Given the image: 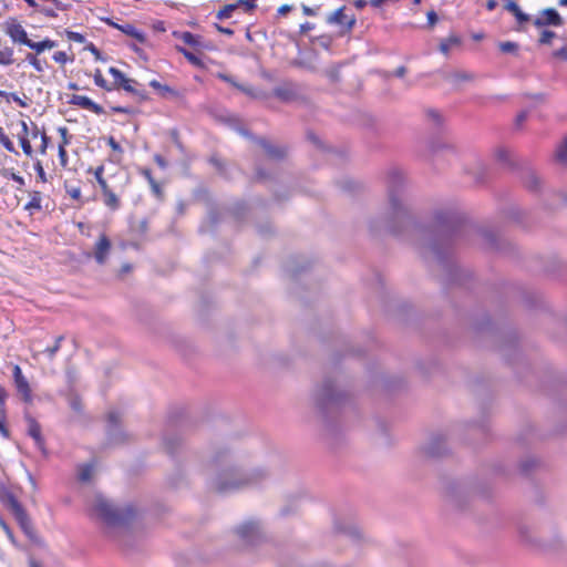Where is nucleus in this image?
I'll use <instances>...</instances> for the list:
<instances>
[{"label": "nucleus", "instance_id": "nucleus-1", "mask_svg": "<svg viewBox=\"0 0 567 567\" xmlns=\"http://www.w3.org/2000/svg\"><path fill=\"white\" fill-rule=\"evenodd\" d=\"M386 212L368 220L372 238L391 236L417 243L421 248H512L502 229L471 219L453 205L434 207L426 220H419L408 204V179L391 167L385 176Z\"/></svg>", "mask_w": 567, "mask_h": 567}, {"label": "nucleus", "instance_id": "nucleus-2", "mask_svg": "<svg viewBox=\"0 0 567 567\" xmlns=\"http://www.w3.org/2000/svg\"><path fill=\"white\" fill-rule=\"evenodd\" d=\"M310 400L322 436L331 446L340 445L346 436V412L354 406L350 383L340 372H327L313 385Z\"/></svg>", "mask_w": 567, "mask_h": 567}, {"label": "nucleus", "instance_id": "nucleus-3", "mask_svg": "<svg viewBox=\"0 0 567 567\" xmlns=\"http://www.w3.org/2000/svg\"><path fill=\"white\" fill-rule=\"evenodd\" d=\"M200 471L216 493L228 495L261 486L270 477L267 467L246 468L237 461L235 450L226 443H214L200 461Z\"/></svg>", "mask_w": 567, "mask_h": 567}, {"label": "nucleus", "instance_id": "nucleus-4", "mask_svg": "<svg viewBox=\"0 0 567 567\" xmlns=\"http://www.w3.org/2000/svg\"><path fill=\"white\" fill-rule=\"evenodd\" d=\"M467 331L482 346H489L498 351L506 363H513L512 353L520 358L519 337L516 329L507 321H493L487 312L471 316L466 323Z\"/></svg>", "mask_w": 567, "mask_h": 567}, {"label": "nucleus", "instance_id": "nucleus-5", "mask_svg": "<svg viewBox=\"0 0 567 567\" xmlns=\"http://www.w3.org/2000/svg\"><path fill=\"white\" fill-rule=\"evenodd\" d=\"M442 485L447 502L458 511L466 509L474 496L489 501L493 485L489 478L467 476L463 478L443 477Z\"/></svg>", "mask_w": 567, "mask_h": 567}, {"label": "nucleus", "instance_id": "nucleus-6", "mask_svg": "<svg viewBox=\"0 0 567 567\" xmlns=\"http://www.w3.org/2000/svg\"><path fill=\"white\" fill-rule=\"evenodd\" d=\"M455 250H423L422 259L429 265L437 267L443 274V281L446 287L457 286L470 289L473 281V272L461 267L455 261Z\"/></svg>", "mask_w": 567, "mask_h": 567}, {"label": "nucleus", "instance_id": "nucleus-7", "mask_svg": "<svg viewBox=\"0 0 567 567\" xmlns=\"http://www.w3.org/2000/svg\"><path fill=\"white\" fill-rule=\"evenodd\" d=\"M194 426L193 420L184 408H178L169 412L165 430L162 435V442L166 454L177 464L178 455L184 446V434Z\"/></svg>", "mask_w": 567, "mask_h": 567}, {"label": "nucleus", "instance_id": "nucleus-8", "mask_svg": "<svg viewBox=\"0 0 567 567\" xmlns=\"http://www.w3.org/2000/svg\"><path fill=\"white\" fill-rule=\"evenodd\" d=\"M94 511L107 527L128 526L137 516L136 507L133 504L115 507L103 497L96 498Z\"/></svg>", "mask_w": 567, "mask_h": 567}, {"label": "nucleus", "instance_id": "nucleus-9", "mask_svg": "<svg viewBox=\"0 0 567 567\" xmlns=\"http://www.w3.org/2000/svg\"><path fill=\"white\" fill-rule=\"evenodd\" d=\"M224 213L229 215L237 227L243 226L250 214V206L244 199H236L231 204L223 207V210L215 204H212L207 212L206 224L209 231L215 233L224 220Z\"/></svg>", "mask_w": 567, "mask_h": 567}, {"label": "nucleus", "instance_id": "nucleus-10", "mask_svg": "<svg viewBox=\"0 0 567 567\" xmlns=\"http://www.w3.org/2000/svg\"><path fill=\"white\" fill-rule=\"evenodd\" d=\"M495 157L497 162L503 164L505 167L519 171L520 181L528 192L538 194L542 190V179L529 163L525 161H514L509 151L503 147L496 150Z\"/></svg>", "mask_w": 567, "mask_h": 567}, {"label": "nucleus", "instance_id": "nucleus-11", "mask_svg": "<svg viewBox=\"0 0 567 567\" xmlns=\"http://www.w3.org/2000/svg\"><path fill=\"white\" fill-rule=\"evenodd\" d=\"M111 250H79L72 252L70 250H58L56 259L60 262H70L71 267L75 268L79 265L89 261L92 257L95 258L96 262L103 265Z\"/></svg>", "mask_w": 567, "mask_h": 567}, {"label": "nucleus", "instance_id": "nucleus-12", "mask_svg": "<svg viewBox=\"0 0 567 567\" xmlns=\"http://www.w3.org/2000/svg\"><path fill=\"white\" fill-rule=\"evenodd\" d=\"M105 435L107 445H123L130 441V434L124 431L118 412L107 413Z\"/></svg>", "mask_w": 567, "mask_h": 567}, {"label": "nucleus", "instance_id": "nucleus-13", "mask_svg": "<svg viewBox=\"0 0 567 567\" xmlns=\"http://www.w3.org/2000/svg\"><path fill=\"white\" fill-rule=\"evenodd\" d=\"M237 536L249 546H256L262 538L261 524L258 519H248L236 527Z\"/></svg>", "mask_w": 567, "mask_h": 567}, {"label": "nucleus", "instance_id": "nucleus-14", "mask_svg": "<svg viewBox=\"0 0 567 567\" xmlns=\"http://www.w3.org/2000/svg\"><path fill=\"white\" fill-rule=\"evenodd\" d=\"M312 264L309 261L300 262L297 258L288 259L284 264L285 272L290 277L293 281L295 286L292 287L293 293L299 296V282L307 275V272L311 269Z\"/></svg>", "mask_w": 567, "mask_h": 567}, {"label": "nucleus", "instance_id": "nucleus-15", "mask_svg": "<svg viewBox=\"0 0 567 567\" xmlns=\"http://www.w3.org/2000/svg\"><path fill=\"white\" fill-rule=\"evenodd\" d=\"M422 452L431 458H439L447 454L446 436L442 433H434L429 442L422 446Z\"/></svg>", "mask_w": 567, "mask_h": 567}, {"label": "nucleus", "instance_id": "nucleus-16", "mask_svg": "<svg viewBox=\"0 0 567 567\" xmlns=\"http://www.w3.org/2000/svg\"><path fill=\"white\" fill-rule=\"evenodd\" d=\"M12 516L16 519V522L18 523L21 530L24 533V535L28 537V539L31 543H33L34 545H38V546L43 545V540L41 539V537L38 536L35 529L33 527L32 520H31L28 512L25 511V508L20 509L19 512L14 513Z\"/></svg>", "mask_w": 567, "mask_h": 567}, {"label": "nucleus", "instance_id": "nucleus-17", "mask_svg": "<svg viewBox=\"0 0 567 567\" xmlns=\"http://www.w3.org/2000/svg\"><path fill=\"white\" fill-rule=\"evenodd\" d=\"M4 31L13 43L29 47L31 39H29L25 29L14 18H10L4 22Z\"/></svg>", "mask_w": 567, "mask_h": 567}, {"label": "nucleus", "instance_id": "nucleus-18", "mask_svg": "<svg viewBox=\"0 0 567 567\" xmlns=\"http://www.w3.org/2000/svg\"><path fill=\"white\" fill-rule=\"evenodd\" d=\"M148 231V220L147 218L134 219L130 220V245L132 248H138L140 245L146 239Z\"/></svg>", "mask_w": 567, "mask_h": 567}, {"label": "nucleus", "instance_id": "nucleus-19", "mask_svg": "<svg viewBox=\"0 0 567 567\" xmlns=\"http://www.w3.org/2000/svg\"><path fill=\"white\" fill-rule=\"evenodd\" d=\"M251 142L259 145L266 153L267 157L272 161H282L287 155V147L275 145L266 137L257 136L251 138Z\"/></svg>", "mask_w": 567, "mask_h": 567}, {"label": "nucleus", "instance_id": "nucleus-20", "mask_svg": "<svg viewBox=\"0 0 567 567\" xmlns=\"http://www.w3.org/2000/svg\"><path fill=\"white\" fill-rule=\"evenodd\" d=\"M533 24L536 28L560 27L564 24V19L555 8H546L534 19Z\"/></svg>", "mask_w": 567, "mask_h": 567}, {"label": "nucleus", "instance_id": "nucleus-21", "mask_svg": "<svg viewBox=\"0 0 567 567\" xmlns=\"http://www.w3.org/2000/svg\"><path fill=\"white\" fill-rule=\"evenodd\" d=\"M12 378L17 391L22 395L23 402L31 403L33 399L32 391L27 378L22 373L20 365H13Z\"/></svg>", "mask_w": 567, "mask_h": 567}, {"label": "nucleus", "instance_id": "nucleus-22", "mask_svg": "<svg viewBox=\"0 0 567 567\" xmlns=\"http://www.w3.org/2000/svg\"><path fill=\"white\" fill-rule=\"evenodd\" d=\"M107 25L121 31L122 33H124L125 35L127 37H131L133 39H135L138 43L141 44H145L147 42V37L146 34L138 30L134 24L132 23H124V24H120L115 21H113L112 18H104L102 19Z\"/></svg>", "mask_w": 567, "mask_h": 567}, {"label": "nucleus", "instance_id": "nucleus-23", "mask_svg": "<svg viewBox=\"0 0 567 567\" xmlns=\"http://www.w3.org/2000/svg\"><path fill=\"white\" fill-rule=\"evenodd\" d=\"M173 35L193 48L208 51L214 50V44L210 41H205L199 34L189 31H174Z\"/></svg>", "mask_w": 567, "mask_h": 567}, {"label": "nucleus", "instance_id": "nucleus-24", "mask_svg": "<svg viewBox=\"0 0 567 567\" xmlns=\"http://www.w3.org/2000/svg\"><path fill=\"white\" fill-rule=\"evenodd\" d=\"M208 163L214 166L217 174L227 182H231L234 179V172L238 169L235 164L224 161L217 154L209 156Z\"/></svg>", "mask_w": 567, "mask_h": 567}, {"label": "nucleus", "instance_id": "nucleus-25", "mask_svg": "<svg viewBox=\"0 0 567 567\" xmlns=\"http://www.w3.org/2000/svg\"><path fill=\"white\" fill-rule=\"evenodd\" d=\"M0 503L11 515L24 508L22 503L9 491L3 482H0Z\"/></svg>", "mask_w": 567, "mask_h": 567}, {"label": "nucleus", "instance_id": "nucleus-26", "mask_svg": "<svg viewBox=\"0 0 567 567\" xmlns=\"http://www.w3.org/2000/svg\"><path fill=\"white\" fill-rule=\"evenodd\" d=\"M24 417L29 424L28 434L34 440V444L41 451V453L44 456H48V450L45 447V442L41 433V425L34 417H32L28 413L24 415Z\"/></svg>", "mask_w": 567, "mask_h": 567}, {"label": "nucleus", "instance_id": "nucleus-27", "mask_svg": "<svg viewBox=\"0 0 567 567\" xmlns=\"http://www.w3.org/2000/svg\"><path fill=\"white\" fill-rule=\"evenodd\" d=\"M564 388L565 383L553 372H548L539 383V389L553 398Z\"/></svg>", "mask_w": 567, "mask_h": 567}, {"label": "nucleus", "instance_id": "nucleus-28", "mask_svg": "<svg viewBox=\"0 0 567 567\" xmlns=\"http://www.w3.org/2000/svg\"><path fill=\"white\" fill-rule=\"evenodd\" d=\"M344 9L346 7H340L339 9H337L332 14H330L327 18V23L338 24L344 27L347 31H351L355 25L357 20L354 16L348 19V16L344 14Z\"/></svg>", "mask_w": 567, "mask_h": 567}, {"label": "nucleus", "instance_id": "nucleus-29", "mask_svg": "<svg viewBox=\"0 0 567 567\" xmlns=\"http://www.w3.org/2000/svg\"><path fill=\"white\" fill-rule=\"evenodd\" d=\"M69 104L76 105L81 109L89 110L97 115L104 114V109L95 103L92 99L85 95H72L68 102Z\"/></svg>", "mask_w": 567, "mask_h": 567}, {"label": "nucleus", "instance_id": "nucleus-30", "mask_svg": "<svg viewBox=\"0 0 567 567\" xmlns=\"http://www.w3.org/2000/svg\"><path fill=\"white\" fill-rule=\"evenodd\" d=\"M334 530L338 534L348 536L353 542H360L362 539V532L357 524L342 523L338 519L334 520Z\"/></svg>", "mask_w": 567, "mask_h": 567}, {"label": "nucleus", "instance_id": "nucleus-31", "mask_svg": "<svg viewBox=\"0 0 567 567\" xmlns=\"http://www.w3.org/2000/svg\"><path fill=\"white\" fill-rule=\"evenodd\" d=\"M221 122L224 124H226L229 128L234 130L239 135H241L243 137H245L249 141H251V138L255 137V134L251 131H249L248 128H246L243 125L241 120L235 115L224 116V117H221Z\"/></svg>", "mask_w": 567, "mask_h": 567}, {"label": "nucleus", "instance_id": "nucleus-32", "mask_svg": "<svg viewBox=\"0 0 567 567\" xmlns=\"http://www.w3.org/2000/svg\"><path fill=\"white\" fill-rule=\"evenodd\" d=\"M504 9L515 17V20L520 28L532 21L530 16L524 12L514 0H506Z\"/></svg>", "mask_w": 567, "mask_h": 567}, {"label": "nucleus", "instance_id": "nucleus-33", "mask_svg": "<svg viewBox=\"0 0 567 567\" xmlns=\"http://www.w3.org/2000/svg\"><path fill=\"white\" fill-rule=\"evenodd\" d=\"M513 363H508L515 371L517 378L520 381H525V383H528V380H525L524 374H522L519 369H523L524 371L530 373L534 375V371L532 370L530 364L527 362V360L524 358V355L520 353V358L515 357L513 353L511 355Z\"/></svg>", "mask_w": 567, "mask_h": 567}, {"label": "nucleus", "instance_id": "nucleus-34", "mask_svg": "<svg viewBox=\"0 0 567 567\" xmlns=\"http://www.w3.org/2000/svg\"><path fill=\"white\" fill-rule=\"evenodd\" d=\"M501 215L504 218L509 219L516 224H523L525 218L524 210H522L520 207L517 206L516 204H511L508 206L503 207L501 210Z\"/></svg>", "mask_w": 567, "mask_h": 567}, {"label": "nucleus", "instance_id": "nucleus-35", "mask_svg": "<svg viewBox=\"0 0 567 567\" xmlns=\"http://www.w3.org/2000/svg\"><path fill=\"white\" fill-rule=\"evenodd\" d=\"M175 50L178 53H181L192 65H194L198 69H202V70L206 69V65H205L203 59L199 55L192 52L190 50H188L185 47L179 45V44L175 45Z\"/></svg>", "mask_w": 567, "mask_h": 567}, {"label": "nucleus", "instance_id": "nucleus-36", "mask_svg": "<svg viewBox=\"0 0 567 567\" xmlns=\"http://www.w3.org/2000/svg\"><path fill=\"white\" fill-rule=\"evenodd\" d=\"M274 95L282 102H291L296 100L297 92L291 84H285L276 86L274 89Z\"/></svg>", "mask_w": 567, "mask_h": 567}, {"label": "nucleus", "instance_id": "nucleus-37", "mask_svg": "<svg viewBox=\"0 0 567 567\" xmlns=\"http://www.w3.org/2000/svg\"><path fill=\"white\" fill-rule=\"evenodd\" d=\"M56 45H58L56 41H54L50 38H44L41 41L31 40L28 48L33 50L37 54H41L47 50H51V49L55 48Z\"/></svg>", "mask_w": 567, "mask_h": 567}, {"label": "nucleus", "instance_id": "nucleus-38", "mask_svg": "<svg viewBox=\"0 0 567 567\" xmlns=\"http://www.w3.org/2000/svg\"><path fill=\"white\" fill-rule=\"evenodd\" d=\"M217 78L220 79L221 81L226 82V83H229L231 86L236 87L237 90H239L240 92L245 93L246 95L256 97V94H255V92H254V90L251 87L238 83L234 79V76H231L229 74H226V73H218Z\"/></svg>", "mask_w": 567, "mask_h": 567}, {"label": "nucleus", "instance_id": "nucleus-39", "mask_svg": "<svg viewBox=\"0 0 567 567\" xmlns=\"http://www.w3.org/2000/svg\"><path fill=\"white\" fill-rule=\"evenodd\" d=\"M540 465L539 460L535 457H526L522 460L518 465L519 474L528 477L538 466Z\"/></svg>", "mask_w": 567, "mask_h": 567}, {"label": "nucleus", "instance_id": "nucleus-40", "mask_svg": "<svg viewBox=\"0 0 567 567\" xmlns=\"http://www.w3.org/2000/svg\"><path fill=\"white\" fill-rule=\"evenodd\" d=\"M466 427L468 431L480 435L481 437H487L489 431L485 419L480 421H470L466 423Z\"/></svg>", "mask_w": 567, "mask_h": 567}, {"label": "nucleus", "instance_id": "nucleus-41", "mask_svg": "<svg viewBox=\"0 0 567 567\" xmlns=\"http://www.w3.org/2000/svg\"><path fill=\"white\" fill-rule=\"evenodd\" d=\"M109 73L112 75V78L114 79V82L112 84L113 86V90H120L122 89L125 84L128 83V80H131L130 78H127L125 75L124 72H122L120 69L115 68V66H111L109 69Z\"/></svg>", "mask_w": 567, "mask_h": 567}, {"label": "nucleus", "instance_id": "nucleus-42", "mask_svg": "<svg viewBox=\"0 0 567 567\" xmlns=\"http://www.w3.org/2000/svg\"><path fill=\"white\" fill-rule=\"evenodd\" d=\"M138 173L148 182L153 194L156 197H159L162 195V188H161L159 184L154 179L151 168L141 167L138 169Z\"/></svg>", "mask_w": 567, "mask_h": 567}, {"label": "nucleus", "instance_id": "nucleus-43", "mask_svg": "<svg viewBox=\"0 0 567 567\" xmlns=\"http://www.w3.org/2000/svg\"><path fill=\"white\" fill-rule=\"evenodd\" d=\"M272 198L277 204H284L292 197V189L287 186H280L271 189Z\"/></svg>", "mask_w": 567, "mask_h": 567}, {"label": "nucleus", "instance_id": "nucleus-44", "mask_svg": "<svg viewBox=\"0 0 567 567\" xmlns=\"http://www.w3.org/2000/svg\"><path fill=\"white\" fill-rule=\"evenodd\" d=\"M254 182L264 183L266 181H272L276 182L277 177L274 173L267 171L260 165H256L255 167V175L252 177Z\"/></svg>", "mask_w": 567, "mask_h": 567}, {"label": "nucleus", "instance_id": "nucleus-45", "mask_svg": "<svg viewBox=\"0 0 567 567\" xmlns=\"http://www.w3.org/2000/svg\"><path fill=\"white\" fill-rule=\"evenodd\" d=\"M383 381V386L388 390V391H395V390H400L404 386L405 384V381L403 378L401 377H384L382 379Z\"/></svg>", "mask_w": 567, "mask_h": 567}, {"label": "nucleus", "instance_id": "nucleus-46", "mask_svg": "<svg viewBox=\"0 0 567 567\" xmlns=\"http://www.w3.org/2000/svg\"><path fill=\"white\" fill-rule=\"evenodd\" d=\"M338 186L342 192L348 194H355L361 188L358 182L348 177L338 181Z\"/></svg>", "mask_w": 567, "mask_h": 567}, {"label": "nucleus", "instance_id": "nucleus-47", "mask_svg": "<svg viewBox=\"0 0 567 567\" xmlns=\"http://www.w3.org/2000/svg\"><path fill=\"white\" fill-rule=\"evenodd\" d=\"M554 159L563 165L567 164V135H564L554 155Z\"/></svg>", "mask_w": 567, "mask_h": 567}, {"label": "nucleus", "instance_id": "nucleus-48", "mask_svg": "<svg viewBox=\"0 0 567 567\" xmlns=\"http://www.w3.org/2000/svg\"><path fill=\"white\" fill-rule=\"evenodd\" d=\"M104 197V204L112 210L120 208V199L114 192L109 187L106 190H102Z\"/></svg>", "mask_w": 567, "mask_h": 567}, {"label": "nucleus", "instance_id": "nucleus-49", "mask_svg": "<svg viewBox=\"0 0 567 567\" xmlns=\"http://www.w3.org/2000/svg\"><path fill=\"white\" fill-rule=\"evenodd\" d=\"M257 234L262 238H268L275 235V227L270 221L256 224Z\"/></svg>", "mask_w": 567, "mask_h": 567}, {"label": "nucleus", "instance_id": "nucleus-50", "mask_svg": "<svg viewBox=\"0 0 567 567\" xmlns=\"http://www.w3.org/2000/svg\"><path fill=\"white\" fill-rule=\"evenodd\" d=\"M460 43H461V39L456 35H452V37L441 41L440 51L444 54H447L452 47L458 45Z\"/></svg>", "mask_w": 567, "mask_h": 567}, {"label": "nucleus", "instance_id": "nucleus-51", "mask_svg": "<svg viewBox=\"0 0 567 567\" xmlns=\"http://www.w3.org/2000/svg\"><path fill=\"white\" fill-rule=\"evenodd\" d=\"M94 83L96 86L110 92L113 91V86L103 78L100 69H96L93 74Z\"/></svg>", "mask_w": 567, "mask_h": 567}, {"label": "nucleus", "instance_id": "nucleus-52", "mask_svg": "<svg viewBox=\"0 0 567 567\" xmlns=\"http://www.w3.org/2000/svg\"><path fill=\"white\" fill-rule=\"evenodd\" d=\"M12 63H14L13 49L6 47L4 49L0 50V64L10 65Z\"/></svg>", "mask_w": 567, "mask_h": 567}, {"label": "nucleus", "instance_id": "nucleus-53", "mask_svg": "<svg viewBox=\"0 0 567 567\" xmlns=\"http://www.w3.org/2000/svg\"><path fill=\"white\" fill-rule=\"evenodd\" d=\"M38 55L39 54H37L35 52L34 53L28 52L25 54L24 61H27L30 65H32L37 72H42L44 70V68H43L41 60L38 59Z\"/></svg>", "mask_w": 567, "mask_h": 567}, {"label": "nucleus", "instance_id": "nucleus-54", "mask_svg": "<svg viewBox=\"0 0 567 567\" xmlns=\"http://www.w3.org/2000/svg\"><path fill=\"white\" fill-rule=\"evenodd\" d=\"M0 144L10 153L19 154L16 150L12 141L8 137V135L3 132V128L0 127Z\"/></svg>", "mask_w": 567, "mask_h": 567}, {"label": "nucleus", "instance_id": "nucleus-55", "mask_svg": "<svg viewBox=\"0 0 567 567\" xmlns=\"http://www.w3.org/2000/svg\"><path fill=\"white\" fill-rule=\"evenodd\" d=\"M237 9V6L234 3H229L224 6L216 14L218 20L229 19L233 12Z\"/></svg>", "mask_w": 567, "mask_h": 567}, {"label": "nucleus", "instance_id": "nucleus-56", "mask_svg": "<svg viewBox=\"0 0 567 567\" xmlns=\"http://www.w3.org/2000/svg\"><path fill=\"white\" fill-rule=\"evenodd\" d=\"M498 47L503 53H508V54H516L519 49L518 43L514 42V41L499 42Z\"/></svg>", "mask_w": 567, "mask_h": 567}, {"label": "nucleus", "instance_id": "nucleus-57", "mask_svg": "<svg viewBox=\"0 0 567 567\" xmlns=\"http://www.w3.org/2000/svg\"><path fill=\"white\" fill-rule=\"evenodd\" d=\"M429 148L430 151L433 153V154H436L439 153L440 151L442 150H450V151H454L453 146L447 144V143H443V142H440V141H436V140H431L429 142Z\"/></svg>", "mask_w": 567, "mask_h": 567}, {"label": "nucleus", "instance_id": "nucleus-58", "mask_svg": "<svg viewBox=\"0 0 567 567\" xmlns=\"http://www.w3.org/2000/svg\"><path fill=\"white\" fill-rule=\"evenodd\" d=\"M93 466L91 464H82L79 468V480L89 482L92 477Z\"/></svg>", "mask_w": 567, "mask_h": 567}, {"label": "nucleus", "instance_id": "nucleus-59", "mask_svg": "<svg viewBox=\"0 0 567 567\" xmlns=\"http://www.w3.org/2000/svg\"><path fill=\"white\" fill-rule=\"evenodd\" d=\"M485 472L493 476H507V471L502 463L492 464Z\"/></svg>", "mask_w": 567, "mask_h": 567}, {"label": "nucleus", "instance_id": "nucleus-60", "mask_svg": "<svg viewBox=\"0 0 567 567\" xmlns=\"http://www.w3.org/2000/svg\"><path fill=\"white\" fill-rule=\"evenodd\" d=\"M1 175L6 178H10L12 179L13 182H16L18 185H19V188H21L22 186H24V178L18 174H16L11 169H8V168H3L1 171Z\"/></svg>", "mask_w": 567, "mask_h": 567}, {"label": "nucleus", "instance_id": "nucleus-61", "mask_svg": "<svg viewBox=\"0 0 567 567\" xmlns=\"http://www.w3.org/2000/svg\"><path fill=\"white\" fill-rule=\"evenodd\" d=\"M298 511L297 501L292 499L288 504L281 507L280 509V516L281 517H288L290 515L296 514Z\"/></svg>", "mask_w": 567, "mask_h": 567}, {"label": "nucleus", "instance_id": "nucleus-62", "mask_svg": "<svg viewBox=\"0 0 567 567\" xmlns=\"http://www.w3.org/2000/svg\"><path fill=\"white\" fill-rule=\"evenodd\" d=\"M150 86L155 90L161 91L163 94L168 93L172 95H177V92L173 87H171L169 85H166V84H162L157 80H152L150 82Z\"/></svg>", "mask_w": 567, "mask_h": 567}, {"label": "nucleus", "instance_id": "nucleus-63", "mask_svg": "<svg viewBox=\"0 0 567 567\" xmlns=\"http://www.w3.org/2000/svg\"><path fill=\"white\" fill-rule=\"evenodd\" d=\"M445 78L452 79L454 82H463V81H471L473 79V75L471 73H467L464 71H455Z\"/></svg>", "mask_w": 567, "mask_h": 567}, {"label": "nucleus", "instance_id": "nucleus-64", "mask_svg": "<svg viewBox=\"0 0 567 567\" xmlns=\"http://www.w3.org/2000/svg\"><path fill=\"white\" fill-rule=\"evenodd\" d=\"M519 290L522 293L523 301L526 303L527 307L532 308L537 305L536 296H534L533 293H530L529 291H527L526 289H524L522 287H519Z\"/></svg>", "mask_w": 567, "mask_h": 567}]
</instances>
